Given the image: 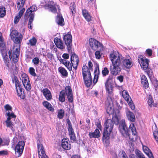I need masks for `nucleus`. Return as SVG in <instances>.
Segmentation results:
<instances>
[{
  "instance_id": "nucleus-16",
  "label": "nucleus",
  "mask_w": 158,
  "mask_h": 158,
  "mask_svg": "<svg viewBox=\"0 0 158 158\" xmlns=\"http://www.w3.org/2000/svg\"><path fill=\"white\" fill-rule=\"evenodd\" d=\"M38 150L39 158H48L45 154L44 149L42 144H38Z\"/></svg>"
},
{
  "instance_id": "nucleus-33",
  "label": "nucleus",
  "mask_w": 158,
  "mask_h": 158,
  "mask_svg": "<svg viewBox=\"0 0 158 158\" xmlns=\"http://www.w3.org/2000/svg\"><path fill=\"white\" fill-rule=\"evenodd\" d=\"M157 130V127L156 125L153 126L152 127V131L153 135L155 140L158 142V132Z\"/></svg>"
},
{
  "instance_id": "nucleus-48",
  "label": "nucleus",
  "mask_w": 158,
  "mask_h": 158,
  "mask_svg": "<svg viewBox=\"0 0 158 158\" xmlns=\"http://www.w3.org/2000/svg\"><path fill=\"white\" fill-rule=\"evenodd\" d=\"M35 70L32 67H30L29 69V72L30 74L34 77L36 76V74L35 73Z\"/></svg>"
},
{
  "instance_id": "nucleus-39",
  "label": "nucleus",
  "mask_w": 158,
  "mask_h": 158,
  "mask_svg": "<svg viewBox=\"0 0 158 158\" xmlns=\"http://www.w3.org/2000/svg\"><path fill=\"white\" fill-rule=\"evenodd\" d=\"M62 62L69 71L72 70V68L71 64H70L69 61L62 60Z\"/></svg>"
},
{
  "instance_id": "nucleus-19",
  "label": "nucleus",
  "mask_w": 158,
  "mask_h": 158,
  "mask_svg": "<svg viewBox=\"0 0 158 158\" xmlns=\"http://www.w3.org/2000/svg\"><path fill=\"white\" fill-rule=\"evenodd\" d=\"M71 60L73 67L76 69L78 64V57L75 54H73L71 56Z\"/></svg>"
},
{
  "instance_id": "nucleus-37",
  "label": "nucleus",
  "mask_w": 158,
  "mask_h": 158,
  "mask_svg": "<svg viewBox=\"0 0 158 158\" xmlns=\"http://www.w3.org/2000/svg\"><path fill=\"white\" fill-rule=\"evenodd\" d=\"M56 22L60 26H63L64 25V19L60 15L58 16L56 19Z\"/></svg>"
},
{
  "instance_id": "nucleus-17",
  "label": "nucleus",
  "mask_w": 158,
  "mask_h": 158,
  "mask_svg": "<svg viewBox=\"0 0 158 158\" xmlns=\"http://www.w3.org/2000/svg\"><path fill=\"white\" fill-rule=\"evenodd\" d=\"M65 91L67 95L69 101L72 102L73 101L72 90L70 86H66L65 88Z\"/></svg>"
},
{
  "instance_id": "nucleus-8",
  "label": "nucleus",
  "mask_w": 158,
  "mask_h": 158,
  "mask_svg": "<svg viewBox=\"0 0 158 158\" xmlns=\"http://www.w3.org/2000/svg\"><path fill=\"white\" fill-rule=\"evenodd\" d=\"M25 144L24 141H20L16 145L15 150V154L17 156L19 157L22 154Z\"/></svg>"
},
{
  "instance_id": "nucleus-31",
  "label": "nucleus",
  "mask_w": 158,
  "mask_h": 158,
  "mask_svg": "<svg viewBox=\"0 0 158 158\" xmlns=\"http://www.w3.org/2000/svg\"><path fill=\"white\" fill-rule=\"evenodd\" d=\"M116 110L114 109L112 103L109 104L106 108V112L109 114H113V112H114V110Z\"/></svg>"
},
{
  "instance_id": "nucleus-6",
  "label": "nucleus",
  "mask_w": 158,
  "mask_h": 158,
  "mask_svg": "<svg viewBox=\"0 0 158 158\" xmlns=\"http://www.w3.org/2000/svg\"><path fill=\"white\" fill-rule=\"evenodd\" d=\"M45 4L44 5L45 8L48 9L53 13H56L58 10L60 11V6L57 3L53 1H48L45 2Z\"/></svg>"
},
{
  "instance_id": "nucleus-29",
  "label": "nucleus",
  "mask_w": 158,
  "mask_h": 158,
  "mask_svg": "<svg viewBox=\"0 0 158 158\" xmlns=\"http://www.w3.org/2000/svg\"><path fill=\"white\" fill-rule=\"evenodd\" d=\"M141 82L143 87L145 88L148 87V84L147 79L146 77L144 75H143L141 77Z\"/></svg>"
},
{
  "instance_id": "nucleus-11",
  "label": "nucleus",
  "mask_w": 158,
  "mask_h": 158,
  "mask_svg": "<svg viewBox=\"0 0 158 158\" xmlns=\"http://www.w3.org/2000/svg\"><path fill=\"white\" fill-rule=\"evenodd\" d=\"M15 78L16 90L17 95L18 96L20 97L21 98L23 99L24 96L23 95L24 93L23 90L22 88V86L17 78Z\"/></svg>"
},
{
  "instance_id": "nucleus-42",
  "label": "nucleus",
  "mask_w": 158,
  "mask_h": 158,
  "mask_svg": "<svg viewBox=\"0 0 158 158\" xmlns=\"http://www.w3.org/2000/svg\"><path fill=\"white\" fill-rule=\"evenodd\" d=\"M67 122L68 125L69 127L68 128L69 134H71L74 133V131L72 128V127L70 122L69 119H67Z\"/></svg>"
},
{
  "instance_id": "nucleus-60",
  "label": "nucleus",
  "mask_w": 158,
  "mask_h": 158,
  "mask_svg": "<svg viewBox=\"0 0 158 158\" xmlns=\"http://www.w3.org/2000/svg\"><path fill=\"white\" fill-rule=\"evenodd\" d=\"M62 57L65 59H68L69 57V55L67 53H64L62 55Z\"/></svg>"
},
{
  "instance_id": "nucleus-24",
  "label": "nucleus",
  "mask_w": 158,
  "mask_h": 158,
  "mask_svg": "<svg viewBox=\"0 0 158 158\" xmlns=\"http://www.w3.org/2000/svg\"><path fill=\"white\" fill-rule=\"evenodd\" d=\"M25 10V9H23L21 10H20L19 12L18 15H16L15 18L14 19V23L16 24L19 22L21 17L23 15V13Z\"/></svg>"
},
{
  "instance_id": "nucleus-40",
  "label": "nucleus",
  "mask_w": 158,
  "mask_h": 158,
  "mask_svg": "<svg viewBox=\"0 0 158 158\" xmlns=\"http://www.w3.org/2000/svg\"><path fill=\"white\" fill-rule=\"evenodd\" d=\"M36 42V39L35 37H33L29 40V42L27 43V44L31 46H34L35 45Z\"/></svg>"
},
{
  "instance_id": "nucleus-7",
  "label": "nucleus",
  "mask_w": 158,
  "mask_h": 158,
  "mask_svg": "<svg viewBox=\"0 0 158 158\" xmlns=\"http://www.w3.org/2000/svg\"><path fill=\"white\" fill-rule=\"evenodd\" d=\"M89 44L94 50H103V47L102 44L93 38H91L89 39Z\"/></svg>"
},
{
  "instance_id": "nucleus-34",
  "label": "nucleus",
  "mask_w": 158,
  "mask_h": 158,
  "mask_svg": "<svg viewBox=\"0 0 158 158\" xmlns=\"http://www.w3.org/2000/svg\"><path fill=\"white\" fill-rule=\"evenodd\" d=\"M82 12L85 19L88 22L90 21L91 20V16L88 11L85 10H82Z\"/></svg>"
},
{
  "instance_id": "nucleus-54",
  "label": "nucleus",
  "mask_w": 158,
  "mask_h": 158,
  "mask_svg": "<svg viewBox=\"0 0 158 158\" xmlns=\"http://www.w3.org/2000/svg\"><path fill=\"white\" fill-rule=\"evenodd\" d=\"M136 154L139 158H146L144 155L140 152H138Z\"/></svg>"
},
{
  "instance_id": "nucleus-51",
  "label": "nucleus",
  "mask_w": 158,
  "mask_h": 158,
  "mask_svg": "<svg viewBox=\"0 0 158 158\" xmlns=\"http://www.w3.org/2000/svg\"><path fill=\"white\" fill-rule=\"evenodd\" d=\"M102 51H100V50H98V51H96L95 52V55L96 59H99L100 58L101 55L100 52Z\"/></svg>"
},
{
  "instance_id": "nucleus-45",
  "label": "nucleus",
  "mask_w": 158,
  "mask_h": 158,
  "mask_svg": "<svg viewBox=\"0 0 158 158\" xmlns=\"http://www.w3.org/2000/svg\"><path fill=\"white\" fill-rule=\"evenodd\" d=\"M152 83L154 84L155 90L156 93L158 94V82L157 80H154L152 81Z\"/></svg>"
},
{
  "instance_id": "nucleus-53",
  "label": "nucleus",
  "mask_w": 158,
  "mask_h": 158,
  "mask_svg": "<svg viewBox=\"0 0 158 158\" xmlns=\"http://www.w3.org/2000/svg\"><path fill=\"white\" fill-rule=\"evenodd\" d=\"M40 61L39 59L37 57H35L32 60V62L35 64H37Z\"/></svg>"
},
{
  "instance_id": "nucleus-4",
  "label": "nucleus",
  "mask_w": 158,
  "mask_h": 158,
  "mask_svg": "<svg viewBox=\"0 0 158 158\" xmlns=\"http://www.w3.org/2000/svg\"><path fill=\"white\" fill-rule=\"evenodd\" d=\"M113 126V123L110 119L106 120L104 123L102 139L103 142L106 144L109 143V136L112 130Z\"/></svg>"
},
{
  "instance_id": "nucleus-57",
  "label": "nucleus",
  "mask_w": 158,
  "mask_h": 158,
  "mask_svg": "<svg viewBox=\"0 0 158 158\" xmlns=\"http://www.w3.org/2000/svg\"><path fill=\"white\" fill-rule=\"evenodd\" d=\"M152 51L150 49H147L146 51V53L148 55V56H150L152 55Z\"/></svg>"
},
{
  "instance_id": "nucleus-22",
  "label": "nucleus",
  "mask_w": 158,
  "mask_h": 158,
  "mask_svg": "<svg viewBox=\"0 0 158 158\" xmlns=\"http://www.w3.org/2000/svg\"><path fill=\"white\" fill-rule=\"evenodd\" d=\"M54 42L55 45L58 48L61 49L64 48V45L60 39L57 37H56L54 39Z\"/></svg>"
},
{
  "instance_id": "nucleus-49",
  "label": "nucleus",
  "mask_w": 158,
  "mask_h": 158,
  "mask_svg": "<svg viewBox=\"0 0 158 158\" xmlns=\"http://www.w3.org/2000/svg\"><path fill=\"white\" fill-rule=\"evenodd\" d=\"M129 105L130 106L131 108V110H133L135 109V106L133 103L132 102V101L131 99H130L129 101H127Z\"/></svg>"
},
{
  "instance_id": "nucleus-5",
  "label": "nucleus",
  "mask_w": 158,
  "mask_h": 158,
  "mask_svg": "<svg viewBox=\"0 0 158 158\" xmlns=\"http://www.w3.org/2000/svg\"><path fill=\"white\" fill-rule=\"evenodd\" d=\"M82 74L86 85L88 87L90 86L92 83V78L89 69L87 66L83 67Z\"/></svg>"
},
{
  "instance_id": "nucleus-41",
  "label": "nucleus",
  "mask_w": 158,
  "mask_h": 158,
  "mask_svg": "<svg viewBox=\"0 0 158 158\" xmlns=\"http://www.w3.org/2000/svg\"><path fill=\"white\" fill-rule=\"evenodd\" d=\"M5 8L2 6H0V17L1 18L3 17L6 14Z\"/></svg>"
},
{
  "instance_id": "nucleus-55",
  "label": "nucleus",
  "mask_w": 158,
  "mask_h": 158,
  "mask_svg": "<svg viewBox=\"0 0 158 158\" xmlns=\"http://www.w3.org/2000/svg\"><path fill=\"white\" fill-rule=\"evenodd\" d=\"M5 108L6 111H11L12 110L11 107L9 105L7 104L6 105L4 106ZM8 112H9L8 111Z\"/></svg>"
},
{
  "instance_id": "nucleus-26",
  "label": "nucleus",
  "mask_w": 158,
  "mask_h": 158,
  "mask_svg": "<svg viewBox=\"0 0 158 158\" xmlns=\"http://www.w3.org/2000/svg\"><path fill=\"white\" fill-rule=\"evenodd\" d=\"M101 135L100 131L98 129H96L93 132H90L89 136L90 138H98Z\"/></svg>"
},
{
  "instance_id": "nucleus-2",
  "label": "nucleus",
  "mask_w": 158,
  "mask_h": 158,
  "mask_svg": "<svg viewBox=\"0 0 158 158\" xmlns=\"http://www.w3.org/2000/svg\"><path fill=\"white\" fill-rule=\"evenodd\" d=\"M10 38L14 43H15L13 48L12 55H11L12 50H10L8 54L9 58L10 60L12 59L14 63L17 62L18 60V56L19 55L20 51V46L19 44L21 40V37L20 34H19L16 30L12 31L10 34Z\"/></svg>"
},
{
  "instance_id": "nucleus-15",
  "label": "nucleus",
  "mask_w": 158,
  "mask_h": 158,
  "mask_svg": "<svg viewBox=\"0 0 158 158\" xmlns=\"http://www.w3.org/2000/svg\"><path fill=\"white\" fill-rule=\"evenodd\" d=\"M61 146L65 150H69L71 148V145L68 139H63L61 140Z\"/></svg>"
},
{
  "instance_id": "nucleus-20",
  "label": "nucleus",
  "mask_w": 158,
  "mask_h": 158,
  "mask_svg": "<svg viewBox=\"0 0 158 158\" xmlns=\"http://www.w3.org/2000/svg\"><path fill=\"white\" fill-rule=\"evenodd\" d=\"M42 92L47 100L50 101L52 99V96L51 92L48 89H44L42 90Z\"/></svg>"
},
{
  "instance_id": "nucleus-36",
  "label": "nucleus",
  "mask_w": 158,
  "mask_h": 158,
  "mask_svg": "<svg viewBox=\"0 0 158 158\" xmlns=\"http://www.w3.org/2000/svg\"><path fill=\"white\" fill-rule=\"evenodd\" d=\"M122 93L123 97L127 101H128L131 99L127 91L124 90L122 91Z\"/></svg>"
},
{
  "instance_id": "nucleus-30",
  "label": "nucleus",
  "mask_w": 158,
  "mask_h": 158,
  "mask_svg": "<svg viewBox=\"0 0 158 158\" xmlns=\"http://www.w3.org/2000/svg\"><path fill=\"white\" fill-rule=\"evenodd\" d=\"M26 0H17V7L18 10H21L23 8Z\"/></svg>"
},
{
  "instance_id": "nucleus-18",
  "label": "nucleus",
  "mask_w": 158,
  "mask_h": 158,
  "mask_svg": "<svg viewBox=\"0 0 158 158\" xmlns=\"http://www.w3.org/2000/svg\"><path fill=\"white\" fill-rule=\"evenodd\" d=\"M112 115V120L115 124H118L120 118V112L118 110H114Z\"/></svg>"
},
{
  "instance_id": "nucleus-25",
  "label": "nucleus",
  "mask_w": 158,
  "mask_h": 158,
  "mask_svg": "<svg viewBox=\"0 0 158 158\" xmlns=\"http://www.w3.org/2000/svg\"><path fill=\"white\" fill-rule=\"evenodd\" d=\"M106 92L109 94H111L113 92V86L112 84L107 81L105 84Z\"/></svg>"
},
{
  "instance_id": "nucleus-50",
  "label": "nucleus",
  "mask_w": 158,
  "mask_h": 158,
  "mask_svg": "<svg viewBox=\"0 0 158 158\" xmlns=\"http://www.w3.org/2000/svg\"><path fill=\"white\" fill-rule=\"evenodd\" d=\"M109 73V71L106 67L104 68L102 71V73L103 76H106L108 75Z\"/></svg>"
},
{
  "instance_id": "nucleus-9",
  "label": "nucleus",
  "mask_w": 158,
  "mask_h": 158,
  "mask_svg": "<svg viewBox=\"0 0 158 158\" xmlns=\"http://www.w3.org/2000/svg\"><path fill=\"white\" fill-rule=\"evenodd\" d=\"M20 79L26 89L27 91L30 90L31 89V86L27 75L25 73H22Z\"/></svg>"
},
{
  "instance_id": "nucleus-12",
  "label": "nucleus",
  "mask_w": 158,
  "mask_h": 158,
  "mask_svg": "<svg viewBox=\"0 0 158 158\" xmlns=\"http://www.w3.org/2000/svg\"><path fill=\"white\" fill-rule=\"evenodd\" d=\"M63 40L65 44L67 46L68 51H69L71 48V43L72 42V35L69 33L64 35Z\"/></svg>"
},
{
  "instance_id": "nucleus-3",
  "label": "nucleus",
  "mask_w": 158,
  "mask_h": 158,
  "mask_svg": "<svg viewBox=\"0 0 158 158\" xmlns=\"http://www.w3.org/2000/svg\"><path fill=\"white\" fill-rule=\"evenodd\" d=\"M122 56L117 51L111 52L110 55V58L113 67L111 68V72L114 75H117L120 71L121 58Z\"/></svg>"
},
{
  "instance_id": "nucleus-47",
  "label": "nucleus",
  "mask_w": 158,
  "mask_h": 158,
  "mask_svg": "<svg viewBox=\"0 0 158 158\" xmlns=\"http://www.w3.org/2000/svg\"><path fill=\"white\" fill-rule=\"evenodd\" d=\"M94 75H99L100 73V71L99 70V65L96 64L95 65V68Z\"/></svg>"
},
{
  "instance_id": "nucleus-44",
  "label": "nucleus",
  "mask_w": 158,
  "mask_h": 158,
  "mask_svg": "<svg viewBox=\"0 0 158 158\" xmlns=\"http://www.w3.org/2000/svg\"><path fill=\"white\" fill-rule=\"evenodd\" d=\"M65 94L63 91H61L59 95V101L61 102H64L65 99Z\"/></svg>"
},
{
  "instance_id": "nucleus-46",
  "label": "nucleus",
  "mask_w": 158,
  "mask_h": 158,
  "mask_svg": "<svg viewBox=\"0 0 158 158\" xmlns=\"http://www.w3.org/2000/svg\"><path fill=\"white\" fill-rule=\"evenodd\" d=\"M34 17L32 15L30 17L29 19V23L28 24V27L30 29H32L31 25L32 24V22L33 20Z\"/></svg>"
},
{
  "instance_id": "nucleus-35",
  "label": "nucleus",
  "mask_w": 158,
  "mask_h": 158,
  "mask_svg": "<svg viewBox=\"0 0 158 158\" xmlns=\"http://www.w3.org/2000/svg\"><path fill=\"white\" fill-rule=\"evenodd\" d=\"M147 97L148 98V103L150 106L152 107V106H156V105H154V101L152 96L149 94Z\"/></svg>"
},
{
  "instance_id": "nucleus-59",
  "label": "nucleus",
  "mask_w": 158,
  "mask_h": 158,
  "mask_svg": "<svg viewBox=\"0 0 158 158\" xmlns=\"http://www.w3.org/2000/svg\"><path fill=\"white\" fill-rule=\"evenodd\" d=\"M8 154V152L6 151L2 150L0 151V156L4 155H7Z\"/></svg>"
},
{
  "instance_id": "nucleus-63",
  "label": "nucleus",
  "mask_w": 158,
  "mask_h": 158,
  "mask_svg": "<svg viewBox=\"0 0 158 158\" xmlns=\"http://www.w3.org/2000/svg\"><path fill=\"white\" fill-rule=\"evenodd\" d=\"M53 157V158H61L60 155L56 154H54Z\"/></svg>"
},
{
  "instance_id": "nucleus-28",
  "label": "nucleus",
  "mask_w": 158,
  "mask_h": 158,
  "mask_svg": "<svg viewBox=\"0 0 158 158\" xmlns=\"http://www.w3.org/2000/svg\"><path fill=\"white\" fill-rule=\"evenodd\" d=\"M43 106L45 107L46 109H48L49 110L53 112L54 111V108L47 101H44L42 103Z\"/></svg>"
},
{
  "instance_id": "nucleus-10",
  "label": "nucleus",
  "mask_w": 158,
  "mask_h": 158,
  "mask_svg": "<svg viewBox=\"0 0 158 158\" xmlns=\"http://www.w3.org/2000/svg\"><path fill=\"white\" fill-rule=\"evenodd\" d=\"M6 116L7 117V120L5 121L6 126L7 127L10 128L12 130H13L14 125L13 123L11 122L10 120L11 118H15L16 116L13 112L6 113Z\"/></svg>"
},
{
  "instance_id": "nucleus-23",
  "label": "nucleus",
  "mask_w": 158,
  "mask_h": 158,
  "mask_svg": "<svg viewBox=\"0 0 158 158\" xmlns=\"http://www.w3.org/2000/svg\"><path fill=\"white\" fill-rule=\"evenodd\" d=\"M143 145V149L144 152L146 154L149 158H154L153 154L147 146Z\"/></svg>"
},
{
  "instance_id": "nucleus-38",
  "label": "nucleus",
  "mask_w": 158,
  "mask_h": 158,
  "mask_svg": "<svg viewBox=\"0 0 158 158\" xmlns=\"http://www.w3.org/2000/svg\"><path fill=\"white\" fill-rule=\"evenodd\" d=\"M58 70L59 72L63 76L66 77L67 76L68 73L65 69L62 67H59Z\"/></svg>"
},
{
  "instance_id": "nucleus-61",
  "label": "nucleus",
  "mask_w": 158,
  "mask_h": 158,
  "mask_svg": "<svg viewBox=\"0 0 158 158\" xmlns=\"http://www.w3.org/2000/svg\"><path fill=\"white\" fill-rule=\"evenodd\" d=\"M117 79L120 82H122L123 80V77L121 75L118 76L117 77Z\"/></svg>"
},
{
  "instance_id": "nucleus-21",
  "label": "nucleus",
  "mask_w": 158,
  "mask_h": 158,
  "mask_svg": "<svg viewBox=\"0 0 158 158\" xmlns=\"http://www.w3.org/2000/svg\"><path fill=\"white\" fill-rule=\"evenodd\" d=\"M36 10L37 7L35 6L32 5L27 10L25 14V17L27 18V17L29 16L30 17L32 15L34 17V14L32 13V12L36 11Z\"/></svg>"
},
{
  "instance_id": "nucleus-14",
  "label": "nucleus",
  "mask_w": 158,
  "mask_h": 158,
  "mask_svg": "<svg viewBox=\"0 0 158 158\" xmlns=\"http://www.w3.org/2000/svg\"><path fill=\"white\" fill-rule=\"evenodd\" d=\"M126 115L127 118L131 122H134L135 121L136 118L135 114L131 111L128 108H126Z\"/></svg>"
},
{
  "instance_id": "nucleus-13",
  "label": "nucleus",
  "mask_w": 158,
  "mask_h": 158,
  "mask_svg": "<svg viewBox=\"0 0 158 158\" xmlns=\"http://www.w3.org/2000/svg\"><path fill=\"white\" fill-rule=\"evenodd\" d=\"M138 60L142 68L144 70L146 69L148 66L149 60L142 56H139Z\"/></svg>"
},
{
  "instance_id": "nucleus-62",
  "label": "nucleus",
  "mask_w": 158,
  "mask_h": 158,
  "mask_svg": "<svg viewBox=\"0 0 158 158\" xmlns=\"http://www.w3.org/2000/svg\"><path fill=\"white\" fill-rule=\"evenodd\" d=\"M88 66L89 68V70L90 69H92V67L93 66V64L92 62L90 61H89L88 63Z\"/></svg>"
},
{
  "instance_id": "nucleus-27",
  "label": "nucleus",
  "mask_w": 158,
  "mask_h": 158,
  "mask_svg": "<svg viewBox=\"0 0 158 158\" xmlns=\"http://www.w3.org/2000/svg\"><path fill=\"white\" fill-rule=\"evenodd\" d=\"M131 58L126 59L123 62V63L124 66L127 68H129L132 66V61Z\"/></svg>"
},
{
  "instance_id": "nucleus-52",
  "label": "nucleus",
  "mask_w": 158,
  "mask_h": 158,
  "mask_svg": "<svg viewBox=\"0 0 158 158\" xmlns=\"http://www.w3.org/2000/svg\"><path fill=\"white\" fill-rule=\"evenodd\" d=\"M75 5L74 4H73L70 7V9L71 10L72 14L73 15L75 13Z\"/></svg>"
},
{
  "instance_id": "nucleus-58",
  "label": "nucleus",
  "mask_w": 158,
  "mask_h": 158,
  "mask_svg": "<svg viewBox=\"0 0 158 158\" xmlns=\"http://www.w3.org/2000/svg\"><path fill=\"white\" fill-rule=\"evenodd\" d=\"M98 75H94V78L93 82L94 83H96L98 80Z\"/></svg>"
},
{
  "instance_id": "nucleus-32",
  "label": "nucleus",
  "mask_w": 158,
  "mask_h": 158,
  "mask_svg": "<svg viewBox=\"0 0 158 158\" xmlns=\"http://www.w3.org/2000/svg\"><path fill=\"white\" fill-rule=\"evenodd\" d=\"M113 158H128V157L125 152L123 150H121L118 155H116Z\"/></svg>"
},
{
  "instance_id": "nucleus-64",
  "label": "nucleus",
  "mask_w": 158,
  "mask_h": 158,
  "mask_svg": "<svg viewBox=\"0 0 158 158\" xmlns=\"http://www.w3.org/2000/svg\"><path fill=\"white\" fill-rule=\"evenodd\" d=\"M3 59L5 61H7V60H8V56L6 55L4 56V55L3 54L2 55Z\"/></svg>"
},
{
  "instance_id": "nucleus-56",
  "label": "nucleus",
  "mask_w": 158,
  "mask_h": 158,
  "mask_svg": "<svg viewBox=\"0 0 158 158\" xmlns=\"http://www.w3.org/2000/svg\"><path fill=\"white\" fill-rule=\"evenodd\" d=\"M70 139L73 141H74L76 139V136L74 133L69 134Z\"/></svg>"
},
{
  "instance_id": "nucleus-43",
  "label": "nucleus",
  "mask_w": 158,
  "mask_h": 158,
  "mask_svg": "<svg viewBox=\"0 0 158 158\" xmlns=\"http://www.w3.org/2000/svg\"><path fill=\"white\" fill-rule=\"evenodd\" d=\"M64 112L63 110L60 109L58 110L57 117L60 119H62L64 115Z\"/></svg>"
},
{
  "instance_id": "nucleus-1",
  "label": "nucleus",
  "mask_w": 158,
  "mask_h": 158,
  "mask_svg": "<svg viewBox=\"0 0 158 158\" xmlns=\"http://www.w3.org/2000/svg\"><path fill=\"white\" fill-rule=\"evenodd\" d=\"M130 123L128 128L125 120L122 119L120 121L119 131L123 136L127 139H129L135 141L137 139L136 130L134 123Z\"/></svg>"
}]
</instances>
